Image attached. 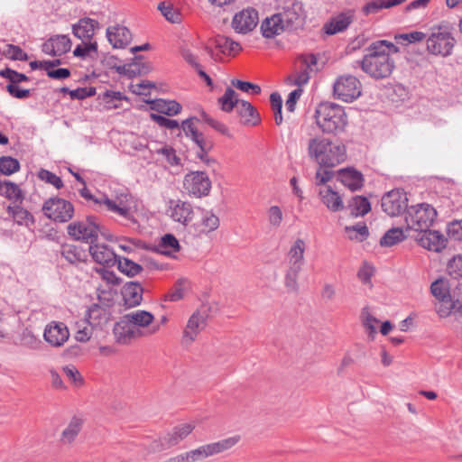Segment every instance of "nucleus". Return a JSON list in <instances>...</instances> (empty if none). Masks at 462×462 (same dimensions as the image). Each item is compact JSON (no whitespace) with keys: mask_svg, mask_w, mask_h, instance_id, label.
Here are the masks:
<instances>
[{"mask_svg":"<svg viewBox=\"0 0 462 462\" xmlns=\"http://www.w3.org/2000/svg\"><path fill=\"white\" fill-rule=\"evenodd\" d=\"M160 330V324L154 316L146 310H137L125 314L113 328L116 341L119 344H128L139 337H151Z\"/></svg>","mask_w":462,"mask_h":462,"instance_id":"nucleus-1","label":"nucleus"},{"mask_svg":"<svg viewBox=\"0 0 462 462\" xmlns=\"http://www.w3.org/2000/svg\"><path fill=\"white\" fill-rule=\"evenodd\" d=\"M312 127L302 128L304 135L300 140L305 141L308 157L324 167H335L345 162L346 158V147L322 135H313Z\"/></svg>","mask_w":462,"mask_h":462,"instance_id":"nucleus-2","label":"nucleus"},{"mask_svg":"<svg viewBox=\"0 0 462 462\" xmlns=\"http://www.w3.org/2000/svg\"><path fill=\"white\" fill-rule=\"evenodd\" d=\"M367 51L368 54L356 63L364 72L374 79L389 77L394 69V61L391 54L397 53L398 47L391 42L382 40L373 42Z\"/></svg>","mask_w":462,"mask_h":462,"instance_id":"nucleus-3","label":"nucleus"},{"mask_svg":"<svg viewBox=\"0 0 462 462\" xmlns=\"http://www.w3.org/2000/svg\"><path fill=\"white\" fill-rule=\"evenodd\" d=\"M430 293L439 317L444 319L453 312L462 313V282L451 283L446 278H439L430 284Z\"/></svg>","mask_w":462,"mask_h":462,"instance_id":"nucleus-4","label":"nucleus"},{"mask_svg":"<svg viewBox=\"0 0 462 462\" xmlns=\"http://www.w3.org/2000/svg\"><path fill=\"white\" fill-rule=\"evenodd\" d=\"M315 119L318 126L326 134L343 132L347 124L344 108L330 102H323L317 106Z\"/></svg>","mask_w":462,"mask_h":462,"instance_id":"nucleus-5","label":"nucleus"},{"mask_svg":"<svg viewBox=\"0 0 462 462\" xmlns=\"http://www.w3.org/2000/svg\"><path fill=\"white\" fill-rule=\"evenodd\" d=\"M452 32L453 26L448 22L433 26L427 39V50L434 55H450L456 42Z\"/></svg>","mask_w":462,"mask_h":462,"instance_id":"nucleus-6","label":"nucleus"},{"mask_svg":"<svg viewBox=\"0 0 462 462\" xmlns=\"http://www.w3.org/2000/svg\"><path fill=\"white\" fill-rule=\"evenodd\" d=\"M436 217L437 211L431 205L421 203L407 209L405 221L410 229L422 232L432 226Z\"/></svg>","mask_w":462,"mask_h":462,"instance_id":"nucleus-7","label":"nucleus"},{"mask_svg":"<svg viewBox=\"0 0 462 462\" xmlns=\"http://www.w3.org/2000/svg\"><path fill=\"white\" fill-rule=\"evenodd\" d=\"M197 424L195 421H186L175 425L165 435L160 438V439L152 442V450L160 451L164 448L178 446L192 434Z\"/></svg>","mask_w":462,"mask_h":462,"instance_id":"nucleus-8","label":"nucleus"},{"mask_svg":"<svg viewBox=\"0 0 462 462\" xmlns=\"http://www.w3.org/2000/svg\"><path fill=\"white\" fill-rule=\"evenodd\" d=\"M67 231L74 240L92 243L98 236L99 225L96 217L88 216L85 219L70 223Z\"/></svg>","mask_w":462,"mask_h":462,"instance_id":"nucleus-9","label":"nucleus"},{"mask_svg":"<svg viewBox=\"0 0 462 462\" xmlns=\"http://www.w3.org/2000/svg\"><path fill=\"white\" fill-rule=\"evenodd\" d=\"M42 212L45 217L55 222L65 223L72 218L74 207L66 199L53 197L43 203Z\"/></svg>","mask_w":462,"mask_h":462,"instance_id":"nucleus-10","label":"nucleus"},{"mask_svg":"<svg viewBox=\"0 0 462 462\" xmlns=\"http://www.w3.org/2000/svg\"><path fill=\"white\" fill-rule=\"evenodd\" d=\"M185 192L195 198L208 196L211 189V180L205 171H190L183 180Z\"/></svg>","mask_w":462,"mask_h":462,"instance_id":"nucleus-11","label":"nucleus"},{"mask_svg":"<svg viewBox=\"0 0 462 462\" xmlns=\"http://www.w3.org/2000/svg\"><path fill=\"white\" fill-rule=\"evenodd\" d=\"M334 96L344 102H352L361 95V83L352 75L337 79L333 86Z\"/></svg>","mask_w":462,"mask_h":462,"instance_id":"nucleus-12","label":"nucleus"},{"mask_svg":"<svg viewBox=\"0 0 462 462\" xmlns=\"http://www.w3.org/2000/svg\"><path fill=\"white\" fill-rule=\"evenodd\" d=\"M208 319V310L206 306H201L191 314L182 335V340L186 345L193 343L198 338L207 327Z\"/></svg>","mask_w":462,"mask_h":462,"instance_id":"nucleus-13","label":"nucleus"},{"mask_svg":"<svg viewBox=\"0 0 462 462\" xmlns=\"http://www.w3.org/2000/svg\"><path fill=\"white\" fill-rule=\"evenodd\" d=\"M79 191L80 196L87 200H93L97 204L105 205L109 211L116 213L127 220L134 222V218L130 212V206L127 199H120L118 202H116L106 196H102L100 199H94L90 191L87 189L86 185L83 186V188Z\"/></svg>","mask_w":462,"mask_h":462,"instance_id":"nucleus-14","label":"nucleus"},{"mask_svg":"<svg viewBox=\"0 0 462 462\" xmlns=\"http://www.w3.org/2000/svg\"><path fill=\"white\" fill-rule=\"evenodd\" d=\"M383 210L390 217H396L408 209V198L402 189H393L382 198Z\"/></svg>","mask_w":462,"mask_h":462,"instance_id":"nucleus-15","label":"nucleus"},{"mask_svg":"<svg viewBox=\"0 0 462 462\" xmlns=\"http://www.w3.org/2000/svg\"><path fill=\"white\" fill-rule=\"evenodd\" d=\"M258 23V12L253 7H248L235 14L231 26L236 32L246 34L252 32Z\"/></svg>","mask_w":462,"mask_h":462,"instance_id":"nucleus-16","label":"nucleus"},{"mask_svg":"<svg viewBox=\"0 0 462 462\" xmlns=\"http://www.w3.org/2000/svg\"><path fill=\"white\" fill-rule=\"evenodd\" d=\"M285 29L295 28L302 23V6L295 0H286L282 11L278 13Z\"/></svg>","mask_w":462,"mask_h":462,"instance_id":"nucleus-17","label":"nucleus"},{"mask_svg":"<svg viewBox=\"0 0 462 462\" xmlns=\"http://www.w3.org/2000/svg\"><path fill=\"white\" fill-rule=\"evenodd\" d=\"M43 337L51 346L60 347L68 341L69 331L64 323L52 321L46 326Z\"/></svg>","mask_w":462,"mask_h":462,"instance_id":"nucleus-18","label":"nucleus"},{"mask_svg":"<svg viewBox=\"0 0 462 462\" xmlns=\"http://www.w3.org/2000/svg\"><path fill=\"white\" fill-rule=\"evenodd\" d=\"M71 45V41L67 35L58 34L42 45V51L51 56H61L70 51Z\"/></svg>","mask_w":462,"mask_h":462,"instance_id":"nucleus-19","label":"nucleus"},{"mask_svg":"<svg viewBox=\"0 0 462 462\" xmlns=\"http://www.w3.org/2000/svg\"><path fill=\"white\" fill-rule=\"evenodd\" d=\"M171 217L184 226L189 225L196 214L190 203L181 200H171Z\"/></svg>","mask_w":462,"mask_h":462,"instance_id":"nucleus-20","label":"nucleus"},{"mask_svg":"<svg viewBox=\"0 0 462 462\" xmlns=\"http://www.w3.org/2000/svg\"><path fill=\"white\" fill-rule=\"evenodd\" d=\"M84 423L85 420L82 417L73 416L60 434V444L64 447L72 446L80 434Z\"/></svg>","mask_w":462,"mask_h":462,"instance_id":"nucleus-21","label":"nucleus"},{"mask_svg":"<svg viewBox=\"0 0 462 462\" xmlns=\"http://www.w3.org/2000/svg\"><path fill=\"white\" fill-rule=\"evenodd\" d=\"M420 245L434 252H441L447 246L448 239L444 235L435 230H424L418 239Z\"/></svg>","mask_w":462,"mask_h":462,"instance_id":"nucleus-22","label":"nucleus"},{"mask_svg":"<svg viewBox=\"0 0 462 462\" xmlns=\"http://www.w3.org/2000/svg\"><path fill=\"white\" fill-rule=\"evenodd\" d=\"M300 66L292 84L301 88L302 86L309 82L310 74L316 69L318 60L314 54H306L300 58Z\"/></svg>","mask_w":462,"mask_h":462,"instance_id":"nucleus-23","label":"nucleus"},{"mask_svg":"<svg viewBox=\"0 0 462 462\" xmlns=\"http://www.w3.org/2000/svg\"><path fill=\"white\" fill-rule=\"evenodd\" d=\"M106 38L116 49L125 48L132 41V33L125 26L116 24L106 29Z\"/></svg>","mask_w":462,"mask_h":462,"instance_id":"nucleus-24","label":"nucleus"},{"mask_svg":"<svg viewBox=\"0 0 462 462\" xmlns=\"http://www.w3.org/2000/svg\"><path fill=\"white\" fill-rule=\"evenodd\" d=\"M321 202L331 212H338L344 208L342 197L338 192L332 189L330 186H323L319 190Z\"/></svg>","mask_w":462,"mask_h":462,"instance_id":"nucleus-25","label":"nucleus"},{"mask_svg":"<svg viewBox=\"0 0 462 462\" xmlns=\"http://www.w3.org/2000/svg\"><path fill=\"white\" fill-rule=\"evenodd\" d=\"M338 180L352 191L360 189L364 184L363 174L351 168L342 169L338 171Z\"/></svg>","mask_w":462,"mask_h":462,"instance_id":"nucleus-26","label":"nucleus"},{"mask_svg":"<svg viewBox=\"0 0 462 462\" xmlns=\"http://www.w3.org/2000/svg\"><path fill=\"white\" fill-rule=\"evenodd\" d=\"M353 15L346 13L339 14L334 17H332L328 22H327L322 30L328 35H334L336 33L341 32L345 31L352 23Z\"/></svg>","mask_w":462,"mask_h":462,"instance_id":"nucleus-27","label":"nucleus"},{"mask_svg":"<svg viewBox=\"0 0 462 462\" xmlns=\"http://www.w3.org/2000/svg\"><path fill=\"white\" fill-rule=\"evenodd\" d=\"M98 27L97 21L91 18H82L72 26L73 34L84 41H90L95 34L96 28Z\"/></svg>","mask_w":462,"mask_h":462,"instance_id":"nucleus-28","label":"nucleus"},{"mask_svg":"<svg viewBox=\"0 0 462 462\" xmlns=\"http://www.w3.org/2000/svg\"><path fill=\"white\" fill-rule=\"evenodd\" d=\"M197 213H199L200 220L194 226L199 232L208 234L218 228L219 218L212 211L198 208Z\"/></svg>","mask_w":462,"mask_h":462,"instance_id":"nucleus-29","label":"nucleus"},{"mask_svg":"<svg viewBox=\"0 0 462 462\" xmlns=\"http://www.w3.org/2000/svg\"><path fill=\"white\" fill-rule=\"evenodd\" d=\"M260 30L264 38H273L281 34L285 29L278 14L266 17L261 23Z\"/></svg>","mask_w":462,"mask_h":462,"instance_id":"nucleus-30","label":"nucleus"},{"mask_svg":"<svg viewBox=\"0 0 462 462\" xmlns=\"http://www.w3.org/2000/svg\"><path fill=\"white\" fill-rule=\"evenodd\" d=\"M87 323L97 328L106 324L108 320V314L105 308L98 304H93L88 308L85 314Z\"/></svg>","mask_w":462,"mask_h":462,"instance_id":"nucleus-31","label":"nucleus"},{"mask_svg":"<svg viewBox=\"0 0 462 462\" xmlns=\"http://www.w3.org/2000/svg\"><path fill=\"white\" fill-rule=\"evenodd\" d=\"M122 294L125 305L128 307H135L139 305L143 300V288L138 283L130 282L124 287Z\"/></svg>","mask_w":462,"mask_h":462,"instance_id":"nucleus-32","label":"nucleus"},{"mask_svg":"<svg viewBox=\"0 0 462 462\" xmlns=\"http://www.w3.org/2000/svg\"><path fill=\"white\" fill-rule=\"evenodd\" d=\"M236 109L243 124L254 125L259 121L257 111L249 102L239 100Z\"/></svg>","mask_w":462,"mask_h":462,"instance_id":"nucleus-33","label":"nucleus"},{"mask_svg":"<svg viewBox=\"0 0 462 462\" xmlns=\"http://www.w3.org/2000/svg\"><path fill=\"white\" fill-rule=\"evenodd\" d=\"M88 250L93 260H129L126 257L118 256L112 248L104 244L89 245Z\"/></svg>","mask_w":462,"mask_h":462,"instance_id":"nucleus-34","label":"nucleus"},{"mask_svg":"<svg viewBox=\"0 0 462 462\" xmlns=\"http://www.w3.org/2000/svg\"><path fill=\"white\" fill-rule=\"evenodd\" d=\"M301 273V262H291L285 276V287L289 292H297L299 291L298 280Z\"/></svg>","mask_w":462,"mask_h":462,"instance_id":"nucleus-35","label":"nucleus"},{"mask_svg":"<svg viewBox=\"0 0 462 462\" xmlns=\"http://www.w3.org/2000/svg\"><path fill=\"white\" fill-rule=\"evenodd\" d=\"M151 108L160 114L175 116L181 110V106L175 100L156 99L151 102Z\"/></svg>","mask_w":462,"mask_h":462,"instance_id":"nucleus-36","label":"nucleus"},{"mask_svg":"<svg viewBox=\"0 0 462 462\" xmlns=\"http://www.w3.org/2000/svg\"><path fill=\"white\" fill-rule=\"evenodd\" d=\"M180 249V246L179 241L171 234H167V235L163 236L161 238V241L158 245V252L161 254L168 256V257L175 258L176 257L175 253L179 252Z\"/></svg>","mask_w":462,"mask_h":462,"instance_id":"nucleus-37","label":"nucleus"},{"mask_svg":"<svg viewBox=\"0 0 462 462\" xmlns=\"http://www.w3.org/2000/svg\"><path fill=\"white\" fill-rule=\"evenodd\" d=\"M213 44L216 49L225 55H236L241 50V46L238 42L221 35H217L214 38Z\"/></svg>","mask_w":462,"mask_h":462,"instance_id":"nucleus-38","label":"nucleus"},{"mask_svg":"<svg viewBox=\"0 0 462 462\" xmlns=\"http://www.w3.org/2000/svg\"><path fill=\"white\" fill-rule=\"evenodd\" d=\"M189 288L188 280L180 278L177 280L174 285L164 294L162 300L164 301H179L185 297Z\"/></svg>","mask_w":462,"mask_h":462,"instance_id":"nucleus-39","label":"nucleus"},{"mask_svg":"<svg viewBox=\"0 0 462 462\" xmlns=\"http://www.w3.org/2000/svg\"><path fill=\"white\" fill-rule=\"evenodd\" d=\"M350 214L355 217L365 216L371 210V204L365 197L355 196L347 206Z\"/></svg>","mask_w":462,"mask_h":462,"instance_id":"nucleus-40","label":"nucleus"},{"mask_svg":"<svg viewBox=\"0 0 462 462\" xmlns=\"http://www.w3.org/2000/svg\"><path fill=\"white\" fill-rule=\"evenodd\" d=\"M241 440L239 435H234L216 442H211L210 447L212 449L213 456L226 452L234 447H236Z\"/></svg>","mask_w":462,"mask_h":462,"instance_id":"nucleus-41","label":"nucleus"},{"mask_svg":"<svg viewBox=\"0 0 462 462\" xmlns=\"http://www.w3.org/2000/svg\"><path fill=\"white\" fill-rule=\"evenodd\" d=\"M99 98L103 101L105 107L108 110L119 108L120 105L118 102L122 100H127V97L120 91L106 90Z\"/></svg>","mask_w":462,"mask_h":462,"instance_id":"nucleus-42","label":"nucleus"},{"mask_svg":"<svg viewBox=\"0 0 462 462\" xmlns=\"http://www.w3.org/2000/svg\"><path fill=\"white\" fill-rule=\"evenodd\" d=\"M7 212L19 225L29 226L30 224L34 223L32 215L28 210L20 206H9L7 208Z\"/></svg>","mask_w":462,"mask_h":462,"instance_id":"nucleus-43","label":"nucleus"},{"mask_svg":"<svg viewBox=\"0 0 462 462\" xmlns=\"http://www.w3.org/2000/svg\"><path fill=\"white\" fill-rule=\"evenodd\" d=\"M158 9L167 21L172 23H179L181 22V14L171 2L164 1L160 3L158 5Z\"/></svg>","mask_w":462,"mask_h":462,"instance_id":"nucleus-44","label":"nucleus"},{"mask_svg":"<svg viewBox=\"0 0 462 462\" xmlns=\"http://www.w3.org/2000/svg\"><path fill=\"white\" fill-rule=\"evenodd\" d=\"M0 195L14 202L23 199V195L19 186L11 181L0 183Z\"/></svg>","mask_w":462,"mask_h":462,"instance_id":"nucleus-45","label":"nucleus"},{"mask_svg":"<svg viewBox=\"0 0 462 462\" xmlns=\"http://www.w3.org/2000/svg\"><path fill=\"white\" fill-rule=\"evenodd\" d=\"M376 267L372 262H364L357 271V278L363 283L367 285L370 289L373 288L372 278L376 273Z\"/></svg>","mask_w":462,"mask_h":462,"instance_id":"nucleus-46","label":"nucleus"},{"mask_svg":"<svg viewBox=\"0 0 462 462\" xmlns=\"http://www.w3.org/2000/svg\"><path fill=\"white\" fill-rule=\"evenodd\" d=\"M237 93L231 88H227L225 94L218 98V103L224 112H231L239 102Z\"/></svg>","mask_w":462,"mask_h":462,"instance_id":"nucleus-47","label":"nucleus"},{"mask_svg":"<svg viewBox=\"0 0 462 462\" xmlns=\"http://www.w3.org/2000/svg\"><path fill=\"white\" fill-rule=\"evenodd\" d=\"M191 140L199 148V151L197 152L198 158H199L202 162L208 163L209 159L208 156V152L211 150L213 146L211 141L207 139L202 133H199Z\"/></svg>","mask_w":462,"mask_h":462,"instance_id":"nucleus-48","label":"nucleus"},{"mask_svg":"<svg viewBox=\"0 0 462 462\" xmlns=\"http://www.w3.org/2000/svg\"><path fill=\"white\" fill-rule=\"evenodd\" d=\"M405 239L402 228L393 227L389 229L380 240L382 246H392Z\"/></svg>","mask_w":462,"mask_h":462,"instance_id":"nucleus-49","label":"nucleus"},{"mask_svg":"<svg viewBox=\"0 0 462 462\" xmlns=\"http://www.w3.org/2000/svg\"><path fill=\"white\" fill-rule=\"evenodd\" d=\"M345 233L349 239L359 242L364 241L369 235L368 228L365 224L361 223L355 226H346Z\"/></svg>","mask_w":462,"mask_h":462,"instance_id":"nucleus-50","label":"nucleus"},{"mask_svg":"<svg viewBox=\"0 0 462 462\" xmlns=\"http://www.w3.org/2000/svg\"><path fill=\"white\" fill-rule=\"evenodd\" d=\"M189 462H198L204 460L209 457H213L210 444L201 445L194 449L187 451Z\"/></svg>","mask_w":462,"mask_h":462,"instance_id":"nucleus-51","label":"nucleus"},{"mask_svg":"<svg viewBox=\"0 0 462 462\" xmlns=\"http://www.w3.org/2000/svg\"><path fill=\"white\" fill-rule=\"evenodd\" d=\"M62 371L74 388H81L84 385V378L74 365H66L62 368Z\"/></svg>","mask_w":462,"mask_h":462,"instance_id":"nucleus-52","label":"nucleus"},{"mask_svg":"<svg viewBox=\"0 0 462 462\" xmlns=\"http://www.w3.org/2000/svg\"><path fill=\"white\" fill-rule=\"evenodd\" d=\"M404 1L405 0H374L364 7V11L365 14L376 13L380 9L390 8Z\"/></svg>","mask_w":462,"mask_h":462,"instance_id":"nucleus-53","label":"nucleus"},{"mask_svg":"<svg viewBox=\"0 0 462 462\" xmlns=\"http://www.w3.org/2000/svg\"><path fill=\"white\" fill-rule=\"evenodd\" d=\"M95 327L89 325L86 320L77 323V330L75 332V339L81 343H86L90 340L93 335V328Z\"/></svg>","mask_w":462,"mask_h":462,"instance_id":"nucleus-54","label":"nucleus"},{"mask_svg":"<svg viewBox=\"0 0 462 462\" xmlns=\"http://www.w3.org/2000/svg\"><path fill=\"white\" fill-rule=\"evenodd\" d=\"M20 169L19 162L10 156H3L0 158V171L4 175H11Z\"/></svg>","mask_w":462,"mask_h":462,"instance_id":"nucleus-55","label":"nucleus"},{"mask_svg":"<svg viewBox=\"0 0 462 462\" xmlns=\"http://www.w3.org/2000/svg\"><path fill=\"white\" fill-rule=\"evenodd\" d=\"M115 264H117L118 270L128 277H134L143 270L136 262H113V265Z\"/></svg>","mask_w":462,"mask_h":462,"instance_id":"nucleus-56","label":"nucleus"},{"mask_svg":"<svg viewBox=\"0 0 462 462\" xmlns=\"http://www.w3.org/2000/svg\"><path fill=\"white\" fill-rule=\"evenodd\" d=\"M199 115L201 119L208 124L210 127L224 135H229L228 127L222 122L211 117L204 110H200Z\"/></svg>","mask_w":462,"mask_h":462,"instance_id":"nucleus-57","label":"nucleus"},{"mask_svg":"<svg viewBox=\"0 0 462 462\" xmlns=\"http://www.w3.org/2000/svg\"><path fill=\"white\" fill-rule=\"evenodd\" d=\"M37 176L41 180L54 186L57 189H60L63 187L62 180L55 173L48 170L41 169Z\"/></svg>","mask_w":462,"mask_h":462,"instance_id":"nucleus-58","label":"nucleus"},{"mask_svg":"<svg viewBox=\"0 0 462 462\" xmlns=\"http://www.w3.org/2000/svg\"><path fill=\"white\" fill-rule=\"evenodd\" d=\"M267 219L272 227H280L283 220V213L281 208L278 206L270 207L267 210Z\"/></svg>","mask_w":462,"mask_h":462,"instance_id":"nucleus-59","label":"nucleus"},{"mask_svg":"<svg viewBox=\"0 0 462 462\" xmlns=\"http://www.w3.org/2000/svg\"><path fill=\"white\" fill-rule=\"evenodd\" d=\"M0 76L8 79L10 81L9 84H18L20 82L29 80V78L26 75L19 73L9 68L0 70Z\"/></svg>","mask_w":462,"mask_h":462,"instance_id":"nucleus-60","label":"nucleus"},{"mask_svg":"<svg viewBox=\"0 0 462 462\" xmlns=\"http://www.w3.org/2000/svg\"><path fill=\"white\" fill-rule=\"evenodd\" d=\"M231 84L233 87L236 88L237 89L245 92V93H251L254 95H257L261 93V88L260 86L256 84H253L251 82L243 81L240 79H233L231 81Z\"/></svg>","mask_w":462,"mask_h":462,"instance_id":"nucleus-61","label":"nucleus"},{"mask_svg":"<svg viewBox=\"0 0 462 462\" xmlns=\"http://www.w3.org/2000/svg\"><path fill=\"white\" fill-rule=\"evenodd\" d=\"M158 154H162L165 157L166 161L171 166L180 165V158L177 156L175 150L171 146H163L156 151Z\"/></svg>","mask_w":462,"mask_h":462,"instance_id":"nucleus-62","label":"nucleus"},{"mask_svg":"<svg viewBox=\"0 0 462 462\" xmlns=\"http://www.w3.org/2000/svg\"><path fill=\"white\" fill-rule=\"evenodd\" d=\"M362 320L364 327L369 331V334L374 335L376 333V326L379 320L370 313L368 309L363 310Z\"/></svg>","mask_w":462,"mask_h":462,"instance_id":"nucleus-63","label":"nucleus"},{"mask_svg":"<svg viewBox=\"0 0 462 462\" xmlns=\"http://www.w3.org/2000/svg\"><path fill=\"white\" fill-rule=\"evenodd\" d=\"M447 232L450 239L462 241V219L450 222L448 225Z\"/></svg>","mask_w":462,"mask_h":462,"instance_id":"nucleus-64","label":"nucleus"}]
</instances>
